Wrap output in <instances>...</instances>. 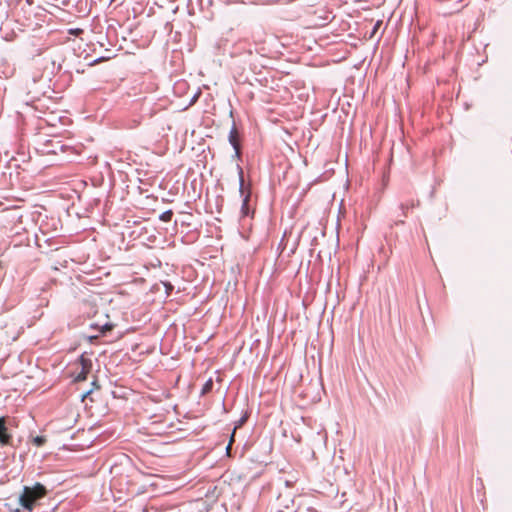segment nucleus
<instances>
[{"label": "nucleus", "instance_id": "obj_1", "mask_svg": "<svg viewBox=\"0 0 512 512\" xmlns=\"http://www.w3.org/2000/svg\"><path fill=\"white\" fill-rule=\"evenodd\" d=\"M47 489L40 483H36L33 487L25 486L20 496L19 502L23 508L31 511L37 500L45 497Z\"/></svg>", "mask_w": 512, "mask_h": 512}, {"label": "nucleus", "instance_id": "obj_2", "mask_svg": "<svg viewBox=\"0 0 512 512\" xmlns=\"http://www.w3.org/2000/svg\"><path fill=\"white\" fill-rule=\"evenodd\" d=\"M239 175V194L242 197L241 213L243 216L249 215L248 202L250 200L251 191L245 186L244 172L241 166L237 165Z\"/></svg>", "mask_w": 512, "mask_h": 512}, {"label": "nucleus", "instance_id": "obj_3", "mask_svg": "<svg viewBox=\"0 0 512 512\" xmlns=\"http://www.w3.org/2000/svg\"><path fill=\"white\" fill-rule=\"evenodd\" d=\"M77 365H79L80 371L76 373L75 381L76 382L85 381L87 379V375L91 371L92 361L90 358L86 357L85 355H81L77 362Z\"/></svg>", "mask_w": 512, "mask_h": 512}, {"label": "nucleus", "instance_id": "obj_4", "mask_svg": "<svg viewBox=\"0 0 512 512\" xmlns=\"http://www.w3.org/2000/svg\"><path fill=\"white\" fill-rule=\"evenodd\" d=\"M229 143L234 148L236 156L240 157L239 133H238V130H237L235 124H233V126L229 132Z\"/></svg>", "mask_w": 512, "mask_h": 512}, {"label": "nucleus", "instance_id": "obj_5", "mask_svg": "<svg viewBox=\"0 0 512 512\" xmlns=\"http://www.w3.org/2000/svg\"><path fill=\"white\" fill-rule=\"evenodd\" d=\"M11 439H12V437L8 433L5 418L0 417V444L1 445H10Z\"/></svg>", "mask_w": 512, "mask_h": 512}, {"label": "nucleus", "instance_id": "obj_6", "mask_svg": "<svg viewBox=\"0 0 512 512\" xmlns=\"http://www.w3.org/2000/svg\"><path fill=\"white\" fill-rule=\"evenodd\" d=\"M419 204H420L419 200L414 199V198L407 199V200L401 202L400 205H399V209L402 212V216L403 217H407L408 210L412 209V208H415V207H418Z\"/></svg>", "mask_w": 512, "mask_h": 512}, {"label": "nucleus", "instance_id": "obj_7", "mask_svg": "<svg viewBox=\"0 0 512 512\" xmlns=\"http://www.w3.org/2000/svg\"><path fill=\"white\" fill-rule=\"evenodd\" d=\"M82 306H83L82 310H83L85 317L93 318V317L97 316L98 310L91 302L85 301V302H83Z\"/></svg>", "mask_w": 512, "mask_h": 512}, {"label": "nucleus", "instance_id": "obj_8", "mask_svg": "<svg viewBox=\"0 0 512 512\" xmlns=\"http://www.w3.org/2000/svg\"><path fill=\"white\" fill-rule=\"evenodd\" d=\"M114 328V324L112 323H106L105 325L101 326L99 329L101 336H106L109 331H111Z\"/></svg>", "mask_w": 512, "mask_h": 512}, {"label": "nucleus", "instance_id": "obj_9", "mask_svg": "<svg viewBox=\"0 0 512 512\" xmlns=\"http://www.w3.org/2000/svg\"><path fill=\"white\" fill-rule=\"evenodd\" d=\"M173 216L172 210L164 211L160 216L159 219L163 222H170Z\"/></svg>", "mask_w": 512, "mask_h": 512}, {"label": "nucleus", "instance_id": "obj_10", "mask_svg": "<svg viewBox=\"0 0 512 512\" xmlns=\"http://www.w3.org/2000/svg\"><path fill=\"white\" fill-rule=\"evenodd\" d=\"M212 388H213V380H212V378H210L203 385L201 393L202 394H207V393H209L212 390Z\"/></svg>", "mask_w": 512, "mask_h": 512}, {"label": "nucleus", "instance_id": "obj_11", "mask_svg": "<svg viewBox=\"0 0 512 512\" xmlns=\"http://www.w3.org/2000/svg\"><path fill=\"white\" fill-rule=\"evenodd\" d=\"M45 443L46 438L44 436H36L35 438H33V444L36 445L37 447H40Z\"/></svg>", "mask_w": 512, "mask_h": 512}, {"label": "nucleus", "instance_id": "obj_12", "mask_svg": "<svg viewBox=\"0 0 512 512\" xmlns=\"http://www.w3.org/2000/svg\"><path fill=\"white\" fill-rule=\"evenodd\" d=\"M161 283L163 284V286L165 288L166 295L170 296V294L172 293V291L174 289L173 285L168 281H162Z\"/></svg>", "mask_w": 512, "mask_h": 512}, {"label": "nucleus", "instance_id": "obj_13", "mask_svg": "<svg viewBox=\"0 0 512 512\" xmlns=\"http://www.w3.org/2000/svg\"><path fill=\"white\" fill-rule=\"evenodd\" d=\"M382 25V21L381 20H378L374 26H373V29L371 31V34H370V38L374 37V35L377 33V31L379 30V28L381 27Z\"/></svg>", "mask_w": 512, "mask_h": 512}, {"label": "nucleus", "instance_id": "obj_14", "mask_svg": "<svg viewBox=\"0 0 512 512\" xmlns=\"http://www.w3.org/2000/svg\"><path fill=\"white\" fill-rule=\"evenodd\" d=\"M234 434H235V431L232 433L231 438H230L229 445L227 446V451H228V452H229V450L231 449L232 442L234 441Z\"/></svg>", "mask_w": 512, "mask_h": 512}, {"label": "nucleus", "instance_id": "obj_15", "mask_svg": "<svg viewBox=\"0 0 512 512\" xmlns=\"http://www.w3.org/2000/svg\"><path fill=\"white\" fill-rule=\"evenodd\" d=\"M100 335H93V336H88L89 340L92 342L94 339H97Z\"/></svg>", "mask_w": 512, "mask_h": 512}, {"label": "nucleus", "instance_id": "obj_16", "mask_svg": "<svg viewBox=\"0 0 512 512\" xmlns=\"http://www.w3.org/2000/svg\"><path fill=\"white\" fill-rule=\"evenodd\" d=\"M121 337H122V334L120 333V334H118V335L115 337V339H119V338H121Z\"/></svg>", "mask_w": 512, "mask_h": 512}, {"label": "nucleus", "instance_id": "obj_17", "mask_svg": "<svg viewBox=\"0 0 512 512\" xmlns=\"http://www.w3.org/2000/svg\"><path fill=\"white\" fill-rule=\"evenodd\" d=\"M398 223L404 224V220H399V221L397 222V224H398Z\"/></svg>", "mask_w": 512, "mask_h": 512}]
</instances>
